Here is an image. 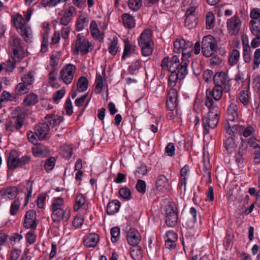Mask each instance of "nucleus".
Wrapping results in <instances>:
<instances>
[{"label":"nucleus","mask_w":260,"mask_h":260,"mask_svg":"<svg viewBox=\"0 0 260 260\" xmlns=\"http://www.w3.org/2000/svg\"><path fill=\"white\" fill-rule=\"evenodd\" d=\"M51 210V218L54 222L60 221L68 222L70 216L71 209L64 205V200L61 198H55L52 201Z\"/></svg>","instance_id":"obj_1"},{"label":"nucleus","mask_w":260,"mask_h":260,"mask_svg":"<svg viewBox=\"0 0 260 260\" xmlns=\"http://www.w3.org/2000/svg\"><path fill=\"white\" fill-rule=\"evenodd\" d=\"M46 122L39 123L34 128L38 139L40 140H44L50 132V126H55L59 124L63 120L61 116L50 114L45 117Z\"/></svg>","instance_id":"obj_2"},{"label":"nucleus","mask_w":260,"mask_h":260,"mask_svg":"<svg viewBox=\"0 0 260 260\" xmlns=\"http://www.w3.org/2000/svg\"><path fill=\"white\" fill-rule=\"evenodd\" d=\"M26 115L27 112L24 108H16L11 112L9 120L5 123L6 129L12 132L19 131Z\"/></svg>","instance_id":"obj_3"},{"label":"nucleus","mask_w":260,"mask_h":260,"mask_svg":"<svg viewBox=\"0 0 260 260\" xmlns=\"http://www.w3.org/2000/svg\"><path fill=\"white\" fill-rule=\"evenodd\" d=\"M12 21L13 22L14 26L20 33L24 40L27 43L31 42L32 38L31 28L25 21L22 16L19 13H17L13 16Z\"/></svg>","instance_id":"obj_4"},{"label":"nucleus","mask_w":260,"mask_h":260,"mask_svg":"<svg viewBox=\"0 0 260 260\" xmlns=\"http://www.w3.org/2000/svg\"><path fill=\"white\" fill-rule=\"evenodd\" d=\"M91 44L85 36L82 34H79L72 44V50L74 54L84 55L91 50Z\"/></svg>","instance_id":"obj_5"},{"label":"nucleus","mask_w":260,"mask_h":260,"mask_svg":"<svg viewBox=\"0 0 260 260\" xmlns=\"http://www.w3.org/2000/svg\"><path fill=\"white\" fill-rule=\"evenodd\" d=\"M9 50L13 54L15 61L20 62L24 57V50L21 44V40L18 36H12L9 40Z\"/></svg>","instance_id":"obj_6"},{"label":"nucleus","mask_w":260,"mask_h":260,"mask_svg":"<svg viewBox=\"0 0 260 260\" xmlns=\"http://www.w3.org/2000/svg\"><path fill=\"white\" fill-rule=\"evenodd\" d=\"M15 150H11L7 158V166L9 170H13L17 168L22 167L27 164L30 160V157L24 155L21 158Z\"/></svg>","instance_id":"obj_7"},{"label":"nucleus","mask_w":260,"mask_h":260,"mask_svg":"<svg viewBox=\"0 0 260 260\" xmlns=\"http://www.w3.org/2000/svg\"><path fill=\"white\" fill-rule=\"evenodd\" d=\"M217 49L216 41L212 35H207L203 37L202 41V52L204 56H212Z\"/></svg>","instance_id":"obj_8"},{"label":"nucleus","mask_w":260,"mask_h":260,"mask_svg":"<svg viewBox=\"0 0 260 260\" xmlns=\"http://www.w3.org/2000/svg\"><path fill=\"white\" fill-rule=\"evenodd\" d=\"M165 222L170 227H174L178 221V213L174 203L169 202L166 206Z\"/></svg>","instance_id":"obj_9"},{"label":"nucleus","mask_w":260,"mask_h":260,"mask_svg":"<svg viewBox=\"0 0 260 260\" xmlns=\"http://www.w3.org/2000/svg\"><path fill=\"white\" fill-rule=\"evenodd\" d=\"M88 81L87 79L84 77L82 76L80 77L77 83L76 88H73L70 92L71 98H87L88 96L87 93H84L83 94L80 95V93L85 91L88 87Z\"/></svg>","instance_id":"obj_10"},{"label":"nucleus","mask_w":260,"mask_h":260,"mask_svg":"<svg viewBox=\"0 0 260 260\" xmlns=\"http://www.w3.org/2000/svg\"><path fill=\"white\" fill-rule=\"evenodd\" d=\"M76 70L75 65L69 63L64 66L60 71V79L66 84H71Z\"/></svg>","instance_id":"obj_11"},{"label":"nucleus","mask_w":260,"mask_h":260,"mask_svg":"<svg viewBox=\"0 0 260 260\" xmlns=\"http://www.w3.org/2000/svg\"><path fill=\"white\" fill-rule=\"evenodd\" d=\"M219 116H214L210 113L203 116L202 118L203 126L204 128V134L207 135L209 133L210 129L214 128L217 125Z\"/></svg>","instance_id":"obj_12"},{"label":"nucleus","mask_w":260,"mask_h":260,"mask_svg":"<svg viewBox=\"0 0 260 260\" xmlns=\"http://www.w3.org/2000/svg\"><path fill=\"white\" fill-rule=\"evenodd\" d=\"M239 102L237 99H233L227 110V122H233L238 118V109Z\"/></svg>","instance_id":"obj_13"},{"label":"nucleus","mask_w":260,"mask_h":260,"mask_svg":"<svg viewBox=\"0 0 260 260\" xmlns=\"http://www.w3.org/2000/svg\"><path fill=\"white\" fill-rule=\"evenodd\" d=\"M241 25L239 18L234 16L227 21V27L229 33L232 35H236L239 32Z\"/></svg>","instance_id":"obj_14"},{"label":"nucleus","mask_w":260,"mask_h":260,"mask_svg":"<svg viewBox=\"0 0 260 260\" xmlns=\"http://www.w3.org/2000/svg\"><path fill=\"white\" fill-rule=\"evenodd\" d=\"M220 99H206L205 105L209 110L208 113L213 116H219L220 109L217 102Z\"/></svg>","instance_id":"obj_15"},{"label":"nucleus","mask_w":260,"mask_h":260,"mask_svg":"<svg viewBox=\"0 0 260 260\" xmlns=\"http://www.w3.org/2000/svg\"><path fill=\"white\" fill-rule=\"evenodd\" d=\"M36 215L32 211H28L25 215L24 226L27 229L36 230L37 223L36 220Z\"/></svg>","instance_id":"obj_16"},{"label":"nucleus","mask_w":260,"mask_h":260,"mask_svg":"<svg viewBox=\"0 0 260 260\" xmlns=\"http://www.w3.org/2000/svg\"><path fill=\"white\" fill-rule=\"evenodd\" d=\"M224 128L226 129V132L231 135L235 137V136L237 138V139H239L242 135V133L244 130V126L239 125H231L229 122H226L225 124Z\"/></svg>","instance_id":"obj_17"},{"label":"nucleus","mask_w":260,"mask_h":260,"mask_svg":"<svg viewBox=\"0 0 260 260\" xmlns=\"http://www.w3.org/2000/svg\"><path fill=\"white\" fill-rule=\"evenodd\" d=\"M104 78L100 74H96V79L95 81V83L94 84V89L92 90V93H94L95 94H99L101 93L103 91H105L106 92V96L108 98V89L106 87H105L104 84Z\"/></svg>","instance_id":"obj_18"},{"label":"nucleus","mask_w":260,"mask_h":260,"mask_svg":"<svg viewBox=\"0 0 260 260\" xmlns=\"http://www.w3.org/2000/svg\"><path fill=\"white\" fill-rule=\"evenodd\" d=\"M100 239L99 235L95 233H91L86 235L83 240V245L87 248L95 247Z\"/></svg>","instance_id":"obj_19"},{"label":"nucleus","mask_w":260,"mask_h":260,"mask_svg":"<svg viewBox=\"0 0 260 260\" xmlns=\"http://www.w3.org/2000/svg\"><path fill=\"white\" fill-rule=\"evenodd\" d=\"M192 46V44L191 42H186L183 39H178L174 42V52L180 53L186 50Z\"/></svg>","instance_id":"obj_20"},{"label":"nucleus","mask_w":260,"mask_h":260,"mask_svg":"<svg viewBox=\"0 0 260 260\" xmlns=\"http://www.w3.org/2000/svg\"><path fill=\"white\" fill-rule=\"evenodd\" d=\"M141 237L140 233L135 229H130L127 234V242L132 246L138 245Z\"/></svg>","instance_id":"obj_21"},{"label":"nucleus","mask_w":260,"mask_h":260,"mask_svg":"<svg viewBox=\"0 0 260 260\" xmlns=\"http://www.w3.org/2000/svg\"><path fill=\"white\" fill-rule=\"evenodd\" d=\"M18 194V189L16 186H10L0 191V195L5 199L12 200Z\"/></svg>","instance_id":"obj_22"},{"label":"nucleus","mask_w":260,"mask_h":260,"mask_svg":"<svg viewBox=\"0 0 260 260\" xmlns=\"http://www.w3.org/2000/svg\"><path fill=\"white\" fill-rule=\"evenodd\" d=\"M114 204V200L110 201L107 206V214L104 218L105 226H110L113 225V219L111 216L114 214V208L113 205Z\"/></svg>","instance_id":"obj_23"},{"label":"nucleus","mask_w":260,"mask_h":260,"mask_svg":"<svg viewBox=\"0 0 260 260\" xmlns=\"http://www.w3.org/2000/svg\"><path fill=\"white\" fill-rule=\"evenodd\" d=\"M236 138L235 136V137L230 136L226 138L224 142V147L228 153H232L236 150L237 148V142L238 140Z\"/></svg>","instance_id":"obj_24"},{"label":"nucleus","mask_w":260,"mask_h":260,"mask_svg":"<svg viewBox=\"0 0 260 260\" xmlns=\"http://www.w3.org/2000/svg\"><path fill=\"white\" fill-rule=\"evenodd\" d=\"M182 66V61L180 62L177 55L173 56L170 60L169 71L170 72H179Z\"/></svg>","instance_id":"obj_25"},{"label":"nucleus","mask_w":260,"mask_h":260,"mask_svg":"<svg viewBox=\"0 0 260 260\" xmlns=\"http://www.w3.org/2000/svg\"><path fill=\"white\" fill-rule=\"evenodd\" d=\"M191 52L190 51L185 52L182 51V66L181 67V74L183 75L187 71V67L189 63V60L188 59L191 56Z\"/></svg>","instance_id":"obj_26"},{"label":"nucleus","mask_w":260,"mask_h":260,"mask_svg":"<svg viewBox=\"0 0 260 260\" xmlns=\"http://www.w3.org/2000/svg\"><path fill=\"white\" fill-rule=\"evenodd\" d=\"M171 74L170 75V76L169 78L168 82H169V85L170 86L173 87L176 85V80L177 79H180V80L183 79L185 78V77L186 76V75L187 74L188 72H186L185 73V74H184L183 75H182L181 74L182 72H181V69H180L179 72H171Z\"/></svg>","instance_id":"obj_27"},{"label":"nucleus","mask_w":260,"mask_h":260,"mask_svg":"<svg viewBox=\"0 0 260 260\" xmlns=\"http://www.w3.org/2000/svg\"><path fill=\"white\" fill-rule=\"evenodd\" d=\"M229 81L228 75L223 72L216 73L213 77V81L215 84L221 85L225 84Z\"/></svg>","instance_id":"obj_28"},{"label":"nucleus","mask_w":260,"mask_h":260,"mask_svg":"<svg viewBox=\"0 0 260 260\" xmlns=\"http://www.w3.org/2000/svg\"><path fill=\"white\" fill-rule=\"evenodd\" d=\"M141 49L142 55L144 56H148L152 54L154 48L153 42L139 44Z\"/></svg>","instance_id":"obj_29"},{"label":"nucleus","mask_w":260,"mask_h":260,"mask_svg":"<svg viewBox=\"0 0 260 260\" xmlns=\"http://www.w3.org/2000/svg\"><path fill=\"white\" fill-rule=\"evenodd\" d=\"M89 19L87 16L80 15L76 22V30L81 31L88 25Z\"/></svg>","instance_id":"obj_30"},{"label":"nucleus","mask_w":260,"mask_h":260,"mask_svg":"<svg viewBox=\"0 0 260 260\" xmlns=\"http://www.w3.org/2000/svg\"><path fill=\"white\" fill-rule=\"evenodd\" d=\"M223 92V88L221 85L215 84V86L212 91L208 89L206 91V97L210 98L209 95H212V98H221Z\"/></svg>","instance_id":"obj_31"},{"label":"nucleus","mask_w":260,"mask_h":260,"mask_svg":"<svg viewBox=\"0 0 260 260\" xmlns=\"http://www.w3.org/2000/svg\"><path fill=\"white\" fill-rule=\"evenodd\" d=\"M130 253L134 260H141L143 256L142 248L138 245L133 246Z\"/></svg>","instance_id":"obj_32"},{"label":"nucleus","mask_w":260,"mask_h":260,"mask_svg":"<svg viewBox=\"0 0 260 260\" xmlns=\"http://www.w3.org/2000/svg\"><path fill=\"white\" fill-rule=\"evenodd\" d=\"M239 147L238 151L235 155V161L237 163H242L244 161V156L246 153V147H244L241 143Z\"/></svg>","instance_id":"obj_33"},{"label":"nucleus","mask_w":260,"mask_h":260,"mask_svg":"<svg viewBox=\"0 0 260 260\" xmlns=\"http://www.w3.org/2000/svg\"><path fill=\"white\" fill-rule=\"evenodd\" d=\"M32 152L36 157H44L49 153V150L45 146L39 145L32 149Z\"/></svg>","instance_id":"obj_34"},{"label":"nucleus","mask_w":260,"mask_h":260,"mask_svg":"<svg viewBox=\"0 0 260 260\" xmlns=\"http://www.w3.org/2000/svg\"><path fill=\"white\" fill-rule=\"evenodd\" d=\"M153 42L151 39V32L150 30L147 29L145 30L141 34L140 39L138 41L139 44L143 43Z\"/></svg>","instance_id":"obj_35"},{"label":"nucleus","mask_w":260,"mask_h":260,"mask_svg":"<svg viewBox=\"0 0 260 260\" xmlns=\"http://www.w3.org/2000/svg\"><path fill=\"white\" fill-rule=\"evenodd\" d=\"M57 74V72L56 68L52 69L48 74L49 83L51 86L55 88L59 87L56 78Z\"/></svg>","instance_id":"obj_36"},{"label":"nucleus","mask_w":260,"mask_h":260,"mask_svg":"<svg viewBox=\"0 0 260 260\" xmlns=\"http://www.w3.org/2000/svg\"><path fill=\"white\" fill-rule=\"evenodd\" d=\"M249 28L252 35L260 36V20H251Z\"/></svg>","instance_id":"obj_37"},{"label":"nucleus","mask_w":260,"mask_h":260,"mask_svg":"<svg viewBox=\"0 0 260 260\" xmlns=\"http://www.w3.org/2000/svg\"><path fill=\"white\" fill-rule=\"evenodd\" d=\"M35 71H29L27 74L24 75V76L22 77V82L27 85H30L32 84L35 81Z\"/></svg>","instance_id":"obj_38"},{"label":"nucleus","mask_w":260,"mask_h":260,"mask_svg":"<svg viewBox=\"0 0 260 260\" xmlns=\"http://www.w3.org/2000/svg\"><path fill=\"white\" fill-rule=\"evenodd\" d=\"M124 25L128 28H133L135 26V19L133 17L127 13L123 14L122 16Z\"/></svg>","instance_id":"obj_39"},{"label":"nucleus","mask_w":260,"mask_h":260,"mask_svg":"<svg viewBox=\"0 0 260 260\" xmlns=\"http://www.w3.org/2000/svg\"><path fill=\"white\" fill-rule=\"evenodd\" d=\"M86 202L85 197L82 194H79L76 196L75 199V204L74 207V209L75 211H77L79 209L83 206Z\"/></svg>","instance_id":"obj_40"},{"label":"nucleus","mask_w":260,"mask_h":260,"mask_svg":"<svg viewBox=\"0 0 260 260\" xmlns=\"http://www.w3.org/2000/svg\"><path fill=\"white\" fill-rule=\"evenodd\" d=\"M27 85L25 83H18L15 88V93L17 96H21L24 94L28 92V89Z\"/></svg>","instance_id":"obj_41"},{"label":"nucleus","mask_w":260,"mask_h":260,"mask_svg":"<svg viewBox=\"0 0 260 260\" xmlns=\"http://www.w3.org/2000/svg\"><path fill=\"white\" fill-rule=\"evenodd\" d=\"M240 57V52L237 49H234L229 59V64L231 66L235 65L238 61Z\"/></svg>","instance_id":"obj_42"},{"label":"nucleus","mask_w":260,"mask_h":260,"mask_svg":"<svg viewBox=\"0 0 260 260\" xmlns=\"http://www.w3.org/2000/svg\"><path fill=\"white\" fill-rule=\"evenodd\" d=\"M215 17L212 12H208L206 15V28L208 29H211L214 26Z\"/></svg>","instance_id":"obj_43"},{"label":"nucleus","mask_w":260,"mask_h":260,"mask_svg":"<svg viewBox=\"0 0 260 260\" xmlns=\"http://www.w3.org/2000/svg\"><path fill=\"white\" fill-rule=\"evenodd\" d=\"M168 185V182L167 178L163 175H159L156 181V187L160 190L162 189V187H166Z\"/></svg>","instance_id":"obj_44"},{"label":"nucleus","mask_w":260,"mask_h":260,"mask_svg":"<svg viewBox=\"0 0 260 260\" xmlns=\"http://www.w3.org/2000/svg\"><path fill=\"white\" fill-rule=\"evenodd\" d=\"M119 194L120 198L124 200L128 201L131 199V191L127 187H124L120 188L119 190Z\"/></svg>","instance_id":"obj_45"},{"label":"nucleus","mask_w":260,"mask_h":260,"mask_svg":"<svg viewBox=\"0 0 260 260\" xmlns=\"http://www.w3.org/2000/svg\"><path fill=\"white\" fill-rule=\"evenodd\" d=\"M250 47L249 45L245 44L243 43V59L245 62H249L251 61V56L250 54Z\"/></svg>","instance_id":"obj_46"},{"label":"nucleus","mask_w":260,"mask_h":260,"mask_svg":"<svg viewBox=\"0 0 260 260\" xmlns=\"http://www.w3.org/2000/svg\"><path fill=\"white\" fill-rule=\"evenodd\" d=\"M20 201L18 199H16L12 202L10 211L11 215H15L16 214L20 208Z\"/></svg>","instance_id":"obj_47"},{"label":"nucleus","mask_w":260,"mask_h":260,"mask_svg":"<svg viewBox=\"0 0 260 260\" xmlns=\"http://www.w3.org/2000/svg\"><path fill=\"white\" fill-rule=\"evenodd\" d=\"M197 24L195 16H188L186 17L185 20V25L189 29H191L195 27Z\"/></svg>","instance_id":"obj_48"},{"label":"nucleus","mask_w":260,"mask_h":260,"mask_svg":"<svg viewBox=\"0 0 260 260\" xmlns=\"http://www.w3.org/2000/svg\"><path fill=\"white\" fill-rule=\"evenodd\" d=\"M32 191V182L30 180H28L26 182V198H25V205H26L28 202L29 198L31 197V193Z\"/></svg>","instance_id":"obj_49"},{"label":"nucleus","mask_w":260,"mask_h":260,"mask_svg":"<svg viewBox=\"0 0 260 260\" xmlns=\"http://www.w3.org/2000/svg\"><path fill=\"white\" fill-rule=\"evenodd\" d=\"M90 29L92 36L96 39H98L100 36V30L98 25L94 20H92L90 25Z\"/></svg>","instance_id":"obj_50"},{"label":"nucleus","mask_w":260,"mask_h":260,"mask_svg":"<svg viewBox=\"0 0 260 260\" xmlns=\"http://www.w3.org/2000/svg\"><path fill=\"white\" fill-rule=\"evenodd\" d=\"M128 7L134 11H136L139 9L142 6L141 0H128Z\"/></svg>","instance_id":"obj_51"},{"label":"nucleus","mask_w":260,"mask_h":260,"mask_svg":"<svg viewBox=\"0 0 260 260\" xmlns=\"http://www.w3.org/2000/svg\"><path fill=\"white\" fill-rule=\"evenodd\" d=\"M141 67L140 61L138 60L133 62L128 67V71L132 75L136 74V72L138 71Z\"/></svg>","instance_id":"obj_52"},{"label":"nucleus","mask_w":260,"mask_h":260,"mask_svg":"<svg viewBox=\"0 0 260 260\" xmlns=\"http://www.w3.org/2000/svg\"><path fill=\"white\" fill-rule=\"evenodd\" d=\"M60 153L64 158L69 159L73 154L72 148L69 146H64L61 149Z\"/></svg>","instance_id":"obj_53"},{"label":"nucleus","mask_w":260,"mask_h":260,"mask_svg":"<svg viewBox=\"0 0 260 260\" xmlns=\"http://www.w3.org/2000/svg\"><path fill=\"white\" fill-rule=\"evenodd\" d=\"M55 166V158L53 157H50L47 159L44 165V169L48 171L52 170Z\"/></svg>","instance_id":"obj_54"},{"label":"nucleus","mask_w":260,"mask_h":260,"mask_svg":"<svg viewBox=\"0 0 260 260\" xmlns=\"http://www.w3.org/2000/svg\"><path fill=\"white\" fill-rule=\"evenodd\" d=\"M167 107L170 111H173L177 106V99H167Z\"/></svg>","instance_id":"obj_55"},{"label":"nucleus","mask_w":260,"mask_h":260,"mask_svg":"<svg viewBox=\"0 0 260 260\" xmlns=\"http://www.w3.org/2000/svg\"><path fill=\"white\" fill-rule=\"evenodd\" d=\"M165 241H176L178 235L173 231H169L166 233Z\"/></svg>","instance_id":"obj_56"},{"label":"nucleus","mask_w":260,"mask_h":260,"mask_svg":"<svg viewBox=\"0 0 260 260\" xmlns=\"http://www.w3.org/2000/svg\"><path fill=\"white\" fill-rule=\"evenodd\" d=\"M253 64V70H255V69L258 68L260 64V48L257 49L254 52Z\"/></svg>","instance_id":"obj_57"},{"label":"nucleus","mask_w":260,"mask_h":260,"mask_svg":"<svg viewBox=\"0 0 260 260\" xmlns=\"http://www.w3.org/2000/svg\"><path fill=\"white\" fill-rule=\"evenodd\" d=\"M146 185L144 181L138 180L136 184V188L141 193L144 194L146 192Z\"/></svg>","instance_id":"obj_58"},{"label":"nucleus","mask_w":260,"mask_h":260,"mask_svg":"<svg viewBox=\"0 0 260 260\" xmlns=\"http://www.w3.org/2000/svg\"><path fill=\"white\" fill-rule=\"evenodd\" d=\"M75 13L76 8L73 6H70L65 11L63 16L71 20Z\"/></svg>","instance_id":"obj_59"},{"label":"nucleus","mask_w":260,"mask_h":260,"mask_svg":"<svg viewBox=\"0 0 260 260\" xmlns=\"http://www.w3.org/2000/svg\"><path fill=\"white\" fill-rule=\"evenodd\" d=\"M64 109L67 115L70 116L72 114L73 112V105L70 99H67L64 106Z\"/></svg>","instance_id":"obj_60"},{"label":"nucleus","mask_w":260,"mask_h":260,"mask_svg":"<svg viewBox=\"0 0 260 260\" xmlns=\"http://www.w3.org/2000/svg\"><path fill=\"white\" fill-rule=\"evenodd\" d=\"M250 17L251 20H260V9L253 8L251 11Z\"/></svg>","instance_id":"obj_61"},{"label":"nucleus","mask_w":260,"mask_h":260,"mask_svg":"<svg viewBox=\"0 0 260 260\" xmlns=\"http://www.w3.org/2000/svg\"><path fill=\"white\" fill-rule=\"evenodd\" d=\"M83 218L81 215H77L73 221V225L75 228H78L83 224Z\"/></svg>","instance_id":"obj_62"},{"label":"nucleus","mask_w":260,"mask_h":260,"mask_svg":"<svg viewBox=\"0 0 260 260\" xmlns=\"http://www.w3.org/2000/svg\"><path fill=\"white\" fill-rule=\"evenodd\" d=\"M28 140L29 142H31L34 144L37 145L38 143V137L36 134V131L34 132L30 131L27 133V134Z\"/></svg>","instance_id":"obj_63"},{"label":"nucleus","mask_w":260,"mask_h":260,"mask_svg":"<svg viewBox=\"0 0 260 260\" xmlns=\"http://www.w3.org/2000/svg\"><path fill=\"white\" fill-rule=\"evenodd\" d=\"M166 153L169 156H172L175 154V146L172 143H169L165 149Z\"/></svg>","instance_id":"obj_64"}]
</instances>
